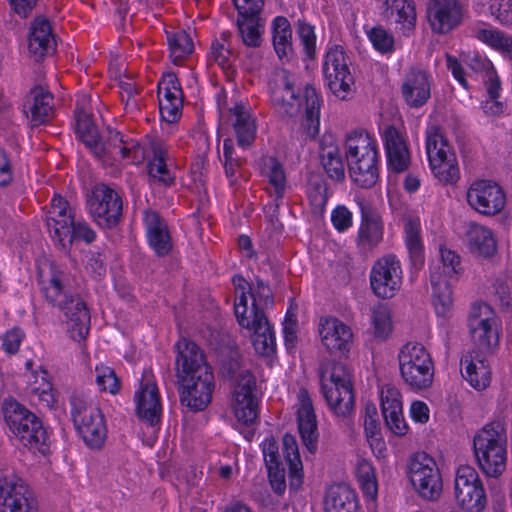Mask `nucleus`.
I'll use <instances>...</instances> for the list:
<instances>
[{"label": "nucleus", "instance_id": "f257e3e1", "mask_svg": "<svg viewBox=\"0 0 512 512\" xmlns=\"http://www.w3.org/2000/svg\"><path fill=\"white\" fill-rule=\"evenodd\" d=\"M176 371L180 403L192 412L205 410L212 402L215 379L199 347L186 338L176 344Z\"/></svg>", "mask_w": 512, "mask_h": 512}, {"label": "nucleus", "instance_id": "f03ea898", "mask_svg": "<svg viewBox=\"0 0 512 512\" xmlns=\"http://www.w3.org/2000/svg\"><path fill=\"white\" fill-rule=\"evenodd\" d=\"M76 133L86 147L104 164L113 165L121 161L139 163L144 158L143 148L132 140L125 141L118 131L108 130L107 140L101 142L96 127L87 118L85 108L79 110Z\"/></svg>", "mask_w": 512, "mask_h": 512}, {"label": "nucleus", "instance_id": "7ed1b4c3", "mask_svg": "<svg viewBox=\"0 0 512 512\" xmlns=\"http://www.w3.org/2000/svg\"><path fill=\"white\" fill-rule=\"evenodd\" d=\"M345 150L351 179L364 188L375 185L378 179L376 139L364 130H355L347 135Z\"/></svg>", "mask_w": 512, "mask_h": 512}, {"label": "nucleus", "instance_id": "20e7f679", "mask_svg": "<svg viewBox=\"0 0 512 512\" xmlns=\"http://www.w3.org/2000/svg\"><path fill=\"white\" fill-rule=\"evenodd\" d=\"M474 455L481 471L497 479L506 469L507 435L500 422H491L479 430L473 439Z\"/></svg>", "mask_w": 512, "mask_h": 512}, {"label": "nucleus", "instance_id": "39448f33", "mask_svg": "<svg viewBox=\"0 0 512 512\" xmlns=\"http://www.w3.org/2000/svg\"><path fill=\"white\" fill-rule=\"evenodd\" d=\"M65 272L57 265L44 261L38 267V283L45 299L58 307L70 320H89V310L79 297L68 299Z\"/></svg>", "mask_w": 512, "mask_h": 512}, {"label": "nucleus", "instance_id": "423d86ee", "mask_svg": "<svg viewBox=\"0 0 512 512\" xmlns=\"http://www.w3.org/2000/svg\"><path fill=\"white\" fill-rule=\"evenodd\" d=\"M8 429L21 445L33 452L46 453L47 433L41 421L15 399H5L2 406Z\"/></svg>", "mask_w": 512, "mask_h": 512}, {"label": "nucleus", "instance_id": "0eeeda50", "mask_svg": "<svg viewBox=\"0 0 512 512\" xmlns=\"http://www.w3.org/2000/svg\"><path fill=\"white\" fill-rule=\"evenodd\" d=\"M400 376L413 391L429 389L434 381V361L429 350L417 341L401 346L398 355Z\"/></svg>", "mask_w": 512, "mask_h": 512}, {"label": "nucleus", "instance_id": "6e6552de", "mask_svg": "<svg viewBox=\"0 0 512 512\" xmlns=\"http://www.w3.org/2000/svg\"><path fill=\"white\" fill-rule=\"evenodd\" d=\"M323 396L332 413L341 418L349 417L354 411L355 399L351 373L340 363H333L321 372Z\"/></svg>", "mask_w": 512, "mask_h": 512}, {"label": "nucleus", "instance_id": "1a4fd4ad", "mask_svg": "<svg viewBox=\"0 0 512 512\" xmlns=\"http://www.w3.org/2000/svg\"><path fill=\"white\" fill-rule=\"evenodd\" d=\"M70 402L72 419L83 441L91 449L102 448L107 439V427L101 410L84 392H75Z\"/></svg>", "mask_w": 512, "mask_h": 512}, {"label": "nucleus", "instance_id": "9d476101", "mask_svg": "<svg viewBox=\"0 0 512 512\" xmlns=\"http://www.w3.org/2000/svg\"><path fill=\"white\" fill-rule=\"evenodd\" d=\"M233 284L237 320H267L270 317L273 299L268 285L259 279L250 284L239 275L233 277Z\"/></svg>", "mask_w": 512, "mask_h": 512}, {"label": "nucleus", "instance_id": "9b49d317", "mask_svg": "<svg viewBox=\"0 0 512 512\" xmlns=\"http://www.w3.org/2000/svg\"><path fill=\"white\" fill-rule=\"evenodd\" d=\"M323 74L328 88L338 99L346 100L353 94L354 77L341 46L335 45L326 52Z\"/></svg>", "mask_w": 512, "mask_h": 512}, {"label": "nucleus", "instance_id": "f8f14e48", "mask_svg": "<svg viewBox=\"0 0 512 512\" xmlns=\"http://www.w3.org/2000/svg\"><path fill=\"white\" fill-rule=\"evenodd\" d=\"M454 496L459 506L467 512H481L486 506L485 491L476 469L459 465L455 471Z\"/></svg>", "mask_w": 512, "mask_h": 512}, {"label": "nucleus", "instance_id": "ddd939ff", "mask_svg": "<svg viewBox=\"0 0 512 512\" xmlns=\"http://www.w3.org/2000/svg\"><path fill=\"white\" fill-rule=\"evenodd\" d=\"M256 379L249 370H240L235 379L231 408L237 421L252 425L258 418V401L255 396Z\"/></svg>", "mask_w": 512, "mask_h": 512}, {"label": "nucleus", "instance_id": "4468645a", "mask_svg": "<svg viewBox=\"0 0 512 512\" xmlns=\"http://www.w3.org/2000/svg\"><path fill=\"white\" fill-rule=\"evenodd\" d=\"M410 481L421 497L436 499L442 491V480L435 460L428 454L416 453L409 464Z\"/></svg>", "mask_w": 512, "mask_h": 512}, {"label": "nucleus", "instance_id": "2eb2a0df", "mask_svg": "<svg viewBox=\"0 0 512 512\" xmlns=\"http://www.w3.org/2000/svg\"><path fill=\"white\" fill-rule=\"evenodd\" d=\"M403 271L400 260L393 254L379 258L370 272V285L380 298H392L401 288Z\"/></svg>", "mask_w": 512, "mask_h": 512}, {"label": "nucleus", "instance_id": "dca6fc26", "mask_svg": "<svg viewBox=\"0 0 512 512\" xmlns=\"http://www.w3.org/2000/svg\"><path fill=\"white\" fill-rule=\"evenodd\" d=\"M468 205L484 216L499 214L506 205V194L502 187L491 180H475L467 189Z\"/></svg>", "mask_w": 512, "mask_h": 512}, {"label": "nucleus", "instance_id": "f3484780", "mask_svg": "<svg viewBox=\"0 0 512 512\" xmlns=\"http://www.w3.org/2000/svg\"><path fill=\"white\" fill-rule=\"evenodd\" d=\"M91 216L101 227L118 223L122 215V199L117 191L104 185H96L88 199Z\"/></svg>", "mask_w": 512, "mask_h": 512}, {"label": "nucleus", "instance_id": "a211bd4d", "mask_svg": "<svg viewBox=\"0 0 512 512\" xmlns=\"http://www.w3.org/2000/svg\"><path fill=\"white\" fill-rule=\"evenodd\" d=\"M0 512H38L27 485L13 473L0 476Z\"/></svg>", "mask_w": 512, "mask_h": 512}, {"label": "nucleus", "instance_id": "6ab92c4d", "mask_svg": "<svg viewBox=\"0 0 512 512\" xmlns=\"http://www.w3.org/2000/svg\"><path fill=\"white\" fill-rule=\"evenodd\" d=\"M74 214L68 202L60 195H55L46 212V224L56 245L65 249L71 244L70 228Z\"/></svg>", "mask_w": 512, "mask_h": 512}, {"label": "nucleus", "instance_id": "aec40b11", "mask_svg": "<svg viewBox=\"0 0 512 512\" xmlns=\"http://www.w3.org/2000/svg\"><path fill=\"white\" fill-rule=\"evenodd\" d=\"M464 10L458 0H431L427 6L428 23L434 33L446 34L463 21Z\"/></svg>", "mask_w": 512, "mask_h": 512}, {"label": "nucleus", "instance_id": "412c9836", "mask_svg": "<svg viewBox=\"0 0 512 512\" xmlns=\"http://www.w3.org/2000/svg\"><path fill=\"white\" fill-rule=\"evenodd\" d=\"M463 379L475 390H486L492 381V368L483 351H467L460 360Z\"/></svg>", "mask_w": 512, "mask_h": 512}, {"label": "nucleus", "instance_id": "4be33fe9", "mask_svg": "<svg viewBox=\"0 0 512 512\" xmlns=\"http://www.w3.org/2000/svg\"><path fill=\"white\" fill-rule=\"evenodd\" d=\"M159 110L163 120L176 122L182 112L183 92L175 74L168 73L158 83Z\"/></svg>", "mask_w": 512, "mask_h": 512}, {"label": "nucleus", "instance_id": "5701e85b", "mask_svg": "<svg viewBox=\"0 0 512 512\" xmlns=\"http://www.w3.org/2000/svg\"><path fill=\"white\" fill-rule=\"evenodd\" d=\"M271 102L279 114L295 116L300 111L301 101L294 90L293 81L287 71H281L270 87Z\"/></svg>", "mask_w": 512, "mask_h": 512}, {"label": "nucleus", "instance_id": "b1692460", "mask_svg": "<svg viewBox=\"0 0 512 512\" xmlns=\"http://www.w3.org/2000/svg\"><path fill=\"white\" fill-rule=\"evenodd\" d=\"M382 138L390 169L397 173L405 171L410 165V152L402 128L387 126Z\"/></svg>", "mask_w": 512, "mask_h": 512}, {"label": "nucleus", "instance_id": "393cba45", "mask_svg": "<svg viewBox=\"0 0 512 512\" xmlns=\"http://www.w3.org/2000/svg\"><path fill=\"white\" fill-rule=\"evenodd\" d=\"M461 257L456 251L441 246L430 264L431 285H452L462 274Z\"/></svg>", "mask_w": 512, "mask_h": 512}, {"label": "nucleus", "instance_id": "a878e982", "mask_svg": "<svg viewBox=\"0 0 512 512\" xmlns=\"http://www.w3.org/2000/svg\"><path fill=\"white\" fill-rule=\"evenodd\" d=\"M296 414L302 442L310 453L317 449V422L312 401L305 389L297 394Z\"/></svg>", "mask_w": 512, "mask_h": 512}, {"label": "nucleus", "instance_id": "bb28decb", "mask_svg": "<svg viewBox=\"0 0 512 512\" xmlns=\"http://www.w3.org/2000/svg\"><path fill=\"white\" fill-rule=\"evenodd\" d=\"M239 14L244 18L238 20L239 33L245 45L257 47L261 43L258 22L253 18L263 6V0H233Z\"/></svg>", "mask_w": 512, "mask_h": 512}, {"label": "nucleus", "instance_id": "cd10ccee", "mask_svg": "<svg viewBox=\"0 0 512 512\" xmlns=\"http://www.w3.org/2000/svg\"><path fill=\"white\" fill-rule=\"evenodd\" d=\"M402 96L410 107L423 106L431 94V82L428 73L421 69H411L405 75L402 86Z\"/></svg>", "mask_w": 512, "mask_h": 512}, {"label": "nucleus", "instance_id": "c85d7f7f", "mask_svg": "<svg viewBox=\"0 0 512 512\" xmlns=\"http://www.w3.org/2000/svg\"><path fill=\"white\" fill-rule=\"evenodd\" d=\"M384 223L380 214L372 209L362 208L361 223L356 237L357 247L364 252L372 251L383 240Z\"/></svg>", "mask_w": 512, "mask_h": 512}, {"label": "nucleus", "instance_id": "c756f323", "mask_svg": "<svg viewBox=\"0 0 512 512\" xmlns=\"http://www.w3.org/2000/svg\"><path fill=\"white\" fill-rule=\"evenodd\" d=\"M56 46L55 37L48 19L36 17L31 25L28 37V50L36 59L54 52Z\"/></svg>", "mask_w": 512, "mask_h": 512}, {"label": "nucleus", "instance_id": "7c9ffc66", "mask_svg": "<svg viewBox=\"0 0 512 512\" xmlns=\"http://www.w3.org/2000/svg\"><path fill=\"white\" fill-rule=\"evenodd\" d=\"M136 411L140 418L153 424L158 420L162 407L159 391L151 379H143L135 392Z\"/></svg>", "mask_w": 512, "mask_h": 512}, {"label": "nucleus", "instance_id": "2f4dec72", "mask_svg": "<svg viewBox=\"0 0 512 512\" xmlns=\"http://www.w3.org/2000/svg\"><path fill=\"white\" fill-rule=\"evenodd\" d=\"M53 97L42 87L33 88L26 96L23 112L32 126L44 124L52 115Z\"/></svg>", "mask_w": 512, "mask_h": 512}, {"label": "nucleus", "instance_id": "473e14b6", "mask_svg": "<svg viewBox=\"0 0 512 512\" xmlns=\"http://www.w3.org/2000/svg\"><path fill=\"white\" fill-rule=\"evenodd\" d=\"M143 221L149 246L158 256L167 255L172 248V242L166 223L156 212L150 210L144 212Z\"/></svg>", "mask_w": 512, "mask_h": 512}, {"label": "nucleus", "instance_id": "72a5a7b5", "mask_svg": "<svg viewBox=\"0 0 512 512\" xmlns=\"http://www.w3.org/2000/svg\"><path fill=\"white\" fill-rule=\"evenodd\" d=\"M318 333L322 345L331 352H346L352 344L351 328L344 322H320Z\"/></svg>", "mask_w": 512, "mask_h": 512}, {"label": "nucleus", "instance_id": "f704fd0d", "mask_svg": "<svg viewBox=\"0 0 512 512\" xmlns=\"http://www.w3.org/2000/svg\"><path fill=\"white\" fill-rule=\"evenodd\" d=\"M469 249L479 256L490 258L497 252V241L494 232L483 225L469 223L466 231Z\"/></svg>", "mask_w": 512, "mask_h": 512}, {"label": "nucleus", "instance_id": "c9c22d12", "mask_svg": "<svg viewBox=\"0 0 512 512\" xmlns=\"http://www.w3.org/2000/svg\"><path fill=\"white\" fill-rule=\"evenodd\" d=\"M230 122L234 128L238 145L247 148L255 140L256 124L250 109L243 104H235L230 109Z\"/></svg>", "mask_w": 512, "mask_h": 512}, {"label": "nucleus", "instance_id": "e433bc0d", "mask_svg": "<svg viewBox=\"0 0 512 512\" xmlns=\"http://www.w3.org/2000/svg\"><path fill=\"white\" fill-rule=\"evenodd\" d=\"M324 509L325 512H357L356 493L345 484L332 485L326 492Z\"/></svg>", "mask_w": 512, "mask_h": 512}, {"label": "nucleus", "instance_id": "4c0bfd02", "mask_svg": "<svg viewBox=\"0 0 512 512\" xmlns=\"http://www.w3.org/2000/svg\"><path fill=\"white\" fill-rule=\"evenodd\" d=\"M385 15L402 31H410L416 23V8L413 0H386Z\"/></svg>", "mask_w": 512, "mask_h": 512}, {"label": "nucleus", "instance_id": "58836bf2", "mask_svg": "<svg viewBox=\"0 0 512 512\" xmlns=\"http://www.w3.org/2000/svg\"><path fill=\"white\" fill-rule=\"evenodd\" d=\"M272 43L278 58L289 62L294 55L292 29L287 18L278 16L271 23Z\"/></svg>", "mask_w": 512, "mask_h": 512}, {"label": "nucleus", "instance_id": "ea45409f", "mask_svg": "<svg viewBox=\"0 0 512 512\" xmlns=\"http://www.w3.org/2000/svg\"><path fill=\"white\" fill-rule=\"evenodd\" d=\"M475 38L505 57L512 59V36L488 24H478L473 28Z\"/></svg>", "mask_w": 512, "mask_h": 512}, {"label": "nucleus", "instance_id": "a19ab883", "mask_svg": "<svg viewBox=\"0 0 512 512\" xmlns=\"http://www.w3.org/2000/svg\"><path fill=\"white\" fill-rule=\"evenodd\" d=\"M153 155L149 160V175L165 185L174 182L175 175L171 169L172 163L167 148L158 143L152 145Z\"/></svg>", "mask_w": 512, "mask_h": 512}, {"label": "nucleus", "instance_id": "79ce46f5", "mask_svg": "<svg viewBox=\"0 0 512 512\" xmlns=\"http://www.w3.org/2000/svg\"><path fill=\"white\" fill-rule=\"evenodd\" d=\"M169 58L175 65H180L194 50L190 35L184 30H167Z\"/></svg>", "mask_w": 512, "mask_h": 512}, {"label": "nucleus", "instance_id": "37998d69", "mask_svg": "<svg viewBox=\"0 0 512 512\" xmlns=\"http://www.w3.org/2000/svg\"><path fill=\"white\" fill-rule=\"evenodd\" d=\"M303 98L305 101V121L302 125L306 135L309 138H315L319 133L321 101L316 89L312 86L305 87Z\"/></svg>", "mask_w": 512, "mask_h": 512}, {"label": "nucleus", "instance_id": "c03bdc74", "mask_svg": "<svg viewBox=\"0 0 512 512\" xmlns=\"http://www.w3.org/2000/svg\"><path fill=\"white\" fill-rule=\"evenodd\" d=\"M245 326L252 332L251 338L255 351L269 356L275 351L276 341L270 322H246Z\"/></svg>", "mask_w": 512, "mask_h": 512}, {"label": "nucleus", "instance_id": "a18cd8bd", "mask_svg": "<svg viewBox=\"0 0 512 512\" xmlns=\"http://www.w3.org/2000/svg\"><path fill=\"white\" fill-rule=\"evenodd\" d=\"M262 173L269 183V194L275 201L282 199L286 192V175L281 163L274 157L265 158Z\"/></svg>", "mask_w": 512, "mask_h": 512}, {"label": "nucleus", "instance_id": "49530a36", "mask_svg": "<svg viewBox=\"0 0 512 512\" xmlns=\"http://www.w3.org/2000/svg\"><path fill=\"white\" fill-rule=\"evenodd\" d=\"M283 454L289 467L291 486L298 487L302 483L303 464L300 457L297 440L292 434L283 437Z\"/></svg>", "mask_w": 512, "mask_h": 512}, {"label": "nucleus", "instance_id": "de8ad7c7", "mask_svg": "<svg viewBox=\"0 0 512 512\" xmlns=\"http://www.w3.org/2000/svg\"><path fill=\"white\" fill-rule=\"evenodd\" d=\"M29 391L34 399H37L45 407H51L55 403V394L45 370L32 371L28 381Z\"/></svg>", "mask_w": 512, "mask_h": 512}, {"label": "nucleus", "instance_id": "09e8293b", "mask_svg": "<svg viewBox=\"0 0 512 512\" xmlns=\"http://www.w3.org/2000/svg\"><path fill=\"white\" fill-rule=\"evenodd\" d=\"M470 335L479 351L490 350L498 345V327L492 322H470Z\"/></svg>", "mask_w": 512, "mask_h": 512}, {"label": "nucleus", "instance_id": "8fccbe9b", "mask_svg": "<svg viewBox=\"0 0 512 512\" xmlns=\"http://www.w3.org/2000/svg\"><path fill=\"white\" fill-rule=\"evenodd\" d=\"M426 153L429 162L456 154L438 126H430L426 131Z\"/></svg>", "mask_w": 512, "mask_h": 512}, {"label": "nucleus", "instance_id": "3c124183", "mask_svg": "<svg viewBox=\"0 0 512 512\" xmlns=\"http://www.w3.org/2000/svg\"><path fill=\"white\" fill-rule=\"evenodd\" d=\"M433 176L443 184H455L460 178V169L456 154L429 162Z\"/></svg>", "mask_w": 512, "mask_h": 512}, {"label": "nucleus", "instance_id": "603ef678", "mask_svg": "<svg viewBox=\"0 0 512 512\" xmlns=\"http://www.w3.org/2000/svg\"><path fill=\"white\" fill-rule=\"evenodd\" d=\"M356 478L365 498L374 502L378 495V482L375 469L368 460L357 461Z\"/></svg>", "mask_w": 512, "mask_h": 512}, {"label": "nucleus", "instance_id": "864d4df0", "mask_svg": "<svg viewBox=\"0 0 512 512\" xmlns=\"http://www.w3.org/2000/svg\"><path fill=\"white\" fill-rule=\"evenodd\" d=\"M405 242L414 264L423 263V244L420 236V220L409 218L404 224Z\"/></svg>", "mask_w": 512, "mask_h": 512}, {"label": "nucleus", "instance_id": "5fc2aeb1", "mask_svg": "<svg viewBox=\"0 0 512 512\" xmlns=\"http://www.w3.org/2000/svg\"><path fill=\"white\" fill-rule=\"evenodd\" d=\"M229 34L224 32L220 39L215 40L211 45L210 57L223 70L232 68L234 53L230 49Z\"/></svg>", "mask_w": 512, "mask_h": 512}, {"label": "nucleus", "instance_id": "6e6d98bb", "mask_svg": "<svg viewBox=\"0 0 512 512\" xmlns=\"http://www.w3.org/2000/svg\"><path fill=\"white\" fill-rule=\"evenodd\" d=\"M431 287L433 307L437 317H450L453 306L452 285H431Z\"/></svg>", "mask_w": 512, "mask_h": 512}, {"label": "nucleus", "instance_id": "4d7b16f0", "mask_svg": "<svg viewBox=\"0 0 512 512\" xmlns=\"http://www.w3.org/2000/svg\"><path fill=\"white\" fill-rule=\"evenodd\" d=\"M95 382L101 391L115 395L120 390V381L115 371L106 365L100 364L95 368Z\"/></svg>", "mask_w": 512, "mask_h": 512}, {"label": "nucleus", "instance_id": "13d9d810", "mask_svg": "<svg viewBox=\"0 0 512 512\" xmlns=\"http://www.w3.org/2000/svg\"><path fill=\"white\" fill-rule=\"evenodd\" d=\"M380 405L382 414L403 410L400 390L390 384L380 388Z\"/></svg>", "mask_w": 512, "mask_h": 512}, {"label": "nucleus", "instance_id": "bf43d9fd", "mask_svg": "<svg viewBox=\"0 0 512 512\" xmlns=\"http://www.w3.org/2000/svg\"><path fill=\"white\" fill-rule=\"evenodd\" d=\"M363 427L366 439L373 451L378 455H382L386 450L385 442L381 436L380 424L378 419L372 417H364Z\"/></svg>", "mask_w": 512, "mask_h": 512}, {"label": "nucleus", "instance_id": "052dcab7", "mask_svg": "<svg viewBox=\"0 0 512 512\" xmlns=\"http://www.w3.org/2000/svg\"><path fill=\"white\" fill-rule=\"evenodd\" d=\"M373 47L381 53H391L394 48L393 36L382 27H374L368 32Z\"/></svg>", "mask_w": 512, "mask_h": 512}, {"label": "nucleus", "instance_id": "680f3d73", "mask_svg": "<svg viewBox=\"0 0 512 512\" xmlns=\"http://www.w3.org/2000/svg\"><path fill=\"white\" fill-rule=\"evenodd\" d=\"M489 10L502 25L512 24V0H490Z\"/></svg>", "mask_w": 512, "mask_h": 512}, {"label": "nucleus", "instance_id": "e2e57ef3", "mask_svg": "<svg viewBox=\"0 0 512 512\" xmlns=\"http://www.w3.org/2000/svg\"><path fill=\"white\" fill-rule=\"evenodd\" d=\"M475 61L478 65L485 68L484 81L487 86L490 99H498L500 96L501 84L493 66L489 61H482L477 58H475Z\"/></svg>", "mask_w": 512, "mask_h": 512}, {"label": "nucleus", "instance_id": "0e129e2a", "mask_svg": "<svg viewBox=\"0 0 512 512\" xmlns=\"http://www.w3.org/2000/svg\"><path fill=\"white\" fill-rule=\"evenodd\" d=\"M297 33L305 53L308 57L313 58L316 52V35L314 27L306 22H299Z\"/></svg>", "mask_w": 512, "mask_h": 512}, {"label": "nucleus", "instance_id": "69168bd1", "mask_svg": "<svg viewBox=\"0 0 512 512\" xmlns=\"http://www.w3.org/2000/svg\"><path fill=\"white\" fill-rule=\"evenodd\" d=\"M341 157L339 145L333 134L326 133L320 140V158L322 164Z\"/></svg>", "mask_w": 512, "mask_h": 512}, {"label": "nucleus", "instance_id": "338daca9", "mask_svg": "<svg viewBox=\"0 0 512 512\" xmlns=\"http://www.w3.org/2000/svg\"><path fill=\"white\" fill-rule=\"evenodd\" d=\"M386 426L396 436L403 437L409 431L403 410L383 414Z\"/></svg>", "mask_w": 512, "mask_h": 512}, {"label": "nucleus", "instance_id": "774afa93", "mask_svg": "<svg viewBox=\"0 0 512 512\" xmlns=\"http://www.w3.org/2000/svg\"><path fill=\"white\" fill-rule=\"evenodd\" d=\"M331 221L337 231L343 232L352 226V213L345 206H337L331 213Z\"/></svg>", "mask_w": 512, "mask_h": 512}]
</instances>
